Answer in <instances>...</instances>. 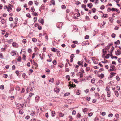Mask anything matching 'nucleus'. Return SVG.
I'll return each instance as SVG.
<instances>
[{"instance_id":"f257e3e1","label":"nucleus","mask_w":121,"mask_h":121,"mask_svg":"<svg viewBox=\"0 0 121 121\" xmlns=\"http://www.w3.org/2000/svg\"><path fill=\"white\" fill-rule=\"evenodd\" d=\"M30 87L31 88L30 90L31 91L33 90V88L34 86V83L33 82H32L31 83H30Z\"/></svg>"},{"instance_id":"f03ea898","label":"nucleus","mask_w":121,"mask_h":121,"mask_svg":"<svg viewBox=\"0 0 121 121\" xmlns=\"http://www.w3.org/2000/svg\"><path fill=\"white\" fill-rule=\"evenodd\" d=\"M121 53V52L120 50L118 49L115 52V54L117 56L119 55Z\"/></svg>"},{"instance_id":"7ed1b4c3","label":"nucleus","mask_w":121,"mask_h":121,"mask_svg":"<svg viewBox=\"0 0 121 121\" xmlns=\"http://www.w3.org/2000/svg\"><path fill=\"white\" fill-rule=\"evenodd\" d=\"M81 7L82 8L84 9V10L86 11H87L88 10V9L87 8H86V5L84 4H82V5Z\"/></svg>"},{"instance_id":"20e7f679","label":"nucleus","mask_w":121,"mask_h":121,"mask_svg":"<svg viewBox=\"0 0 121 121\" xmlns=\"http://www.w3.org/2000/svg\"><path fill=\"white\" fill-rule=\"evenodd\" d=\"M87 43H88V41H86L83 42L82 43V46H84L87 44Z\"/></svg>"},{"instance_id":"39448f33","label":"nucleus","mask_w":121,"mask_h":121,"mask_svg":"<svg viewBox=\"0 0 121 121\" xmlns=\"http://www.w3.org/2000/svg\"><path fill=\"white\" fill-rule=\"evenodd\" d=\"M39 98L40 97L39 96H37L36 97H35L36 102H38L39 101Z\"/></svg>"},{"instance_id":"423d86ee","label":"nucleus","mask_w":121,"mask_h":121,"mask_svg":"<svg viewBox=\"0 0 121 121\" xmlns=\"http://www.w3.org/2000/svg\"><path fill=\"white\" fill-rule=\"evenodd\" d=\"M54 91L55 92L57 93L59 92V90L58 88H56L54 89Z\"/></svg>"},{"instance_id":"0eeeda50","label":"nucleus","mask_w":121,"mask_h":121,"mask_svg":"<svg viewBox=\"0 0 121 121\" xmlns=\"http://www.w3.org/2000/svg\"><path fill=\"white\" fill-rule=\"evenodd\" d=\"M18 21V18L17 17L15 18V21L14 22V24H16L17 23Z\"/></svg>"},{"instance_id":"6e6552de","label":"nucleus","mask_w":121,"mask_h":121,"mask_svg":"<svg viewBox=\"0 0 121 121\" xmlns=\"http://www.w3.org/2000/svg\"><path fill=\"white\" fill-rule=\"evenodd\" d=\"M45 6H44V5L43 4L41 6L39 10L41 12V10L42 9H43H43H44V7Z\"/></svg>"},{"instance_id":"1a4fd4ad","label":"nucleus","mask_w":121,"mask_h":121,"mask_svg":"<svg viewBox=\"0 0 121 121\" xmlns=\"http://www.w3.org/2000/svg\"><path fill=\"white\" fill-rule=\"evenodd\" d=\"M51 49L52 51L55 52H56L57 50H58V49H56L54 48H51Z\"/></svg>"},{"instance_id":"9d476101","label":"nucleus","mask_w":121,"mask_h":121,"mask_svg":"<svg viewBox=\"0 0 121 121\" xmlns=\"http://www.w3.org/2000/svg\"><path fill=\"white\" fill-rule=\"evenodd\" d=\"M109 19L111 23H112L113 22V19L112 18V17H110L109 18Z\"/></svg>"},{"instance_id":"9b49d317","label":"nucleus","mask_w":121,"mask_h":121,"mask_svg":"<svg viewBox=\"0 0 121 121\" xmlns=\"http://www.w3.org/2000/svg\"><path fill=\"white\" fill-rule=\"evenodd\" d=\"M11 54L12 56H13L16 54V53L15 52L13 51L11 53Z\"/></svg>"},{"instance_id":"f8f14e48","label":"nucleus","mask_w":121,"mask_h":121,"mask_svg":"<svg viewBox=\"0 0 121 121\" xmlns=\"http://www.w3.org/2000/svg\"><path fill=\"white\" fill-rule=\"evenodd\" d=\"M6 21L4 20V19H3L1 20V22L2 24H4L5 23Z\"/></svg>"},{"instance_id":"ddd939ff","label":"nucleus","mask_w":121,"mask_h":121,"mask_svg":"<svg viewBox=\"0 0 121 121\" xmlns=\"http://www.w3.org/2000/svg\"><path fill=\"white\" fill-rule=\"evenodd\" d=\"M115 67V66L113 65H111L110 67V68H111V69H112V71H114L115 70L114 69Z\"/></svg>"},{"instance_id":"4468645a","label":"nucleus","mask_w":121,"mask_h":121,"mask_svg":"<svg viewBox=\"0 0 121 121\" xmlns=\"http://www.w3.org/2000/svg\"><path fill=\"white\" fill-rule=\"evenodd\" d=\"M87 6L90 8H91L93 6V5L91 3H90L87 4Z\"/></svg>"},{"instance_id":"2eb2a0df","label":"nucleus","mask_w":121,"mask_h":121,"mask_svg":"<svg viewBox=\"0 0 121 121\" xmlns=\"http://www.w3.org/2000/svg\"><path fill=\"white\" fill-rule=\"evenodd\" d=\"M55 112L54 111H52L51 112V115L53 117L55 116Z\"/></svg>"},{"instance_id":"dca6fc26","label":"nucleus","mask_w":121,"mask_h":121,"mask_svg":"<svg viewBox=\"0 0 121 121\" xmlns=\"http://www.w3.org/2000/svg\"><path fill=\"white\" fill-rule=\"evenodd\" d=\"M50 2L53 5H55V1L54 0H51Z\"/></svg>"},{"instance_id":"f3484780","label":"nucleus","mask_w":121,"mask_h":121,"mask_svg":"<svg viewBox=\"0 0 121 121\" xmlns=\"http://www.w3.org/2000/svg\"><path fill=\"white\" fill-rule=\"evenodd\" d=\"M98 77H100V78L101 79H102V78H103L104 77V75L102 73L101 74V75H99L98 76Z\"/></svg>"},{"instance_id":"a211bd4d","label":"nucleus","mask_w":121,"mask_h":121,"mask_svg":"<svg viewBox=\"0 0 121 121\" xmlns=\"http://www.w3.org/2000/svg\"><path fill=\"white\" fill-rule=\"evenodd\" d=\"M54 80V79L53 78H50L49 81L50 82L53 83Z\"/></svg>"},{"instance_id":"6ab92c4d","label":"nucleus","mask_w":121,"mask_h":121,"mask_svg":"<svg viewBox=\"0 0 121 121\" xmlns=\"http://www.w3.org/2000/svg\"><path fill=\"white\" fill-rule=\"evenodd\" d=\"M32 40L34 42H35L37 41V39L35 38H33L32 39Z\"/></svg>"},{"instance_id":"aec40b11","label":"nucleus","mask_w":121,"mask_h":121,"mask_svg":"<svg viewBox=\"0 0 121 121\" xmlns=\"http://www.w3.org/2000/svg\"><path fill=\"white\" fill-rule=\"evenodd\" d=\"M80 90H78L76 92V94L77 95H79L80 93Z\"/></svg>"},{"instance_id":"412c9836","label":"nucleus","mask_w":121,"mask_h":121,"mask_svg":"<svg viewBox=\"0 0 121 121\" xmlns=\"http://www.w3.org/2000/svg\"><path fill=\"white\" fill-rule=\"evenodd\" d=\"M95 79L93 78L91 79V82L92 83H95Z\"/></svg>"},{"instance_id":"4be33fe9","label":"nucleus","mask_w":121,"mask_h":121,"mask_svg":"<svg viewBox=\"0 0 121 121\" xmlns=\"http://www.w3.org/2000/svg\"><path fill=\"white\" fill-rule=\"evenodd\" d=\"M57 52V55L58 56H60V52L59 50H57V51H56Z\"/></svg>"},{"instance_id":"5701e85b","label":"nucleus","mask_w":121,"mask_h":121,"mask_svg":"<svg viewBox=\"0 0 121 121\" xmlns=\"http://www.w3.org/2000/svg\"><path fill=\"white\" fill-rule=\"evenodd\" d=\"M13 41V39H11L8 41V43L9 44H11V42H12Z\"/></svg>"},{"instance_id":"b1692460","label":"nucleus","mask_w":121,"mask_h":121,"mask_svg":"<svg viewBox=\"0 0 121 121\" xmlns=\"http://www.w3.org/2000/svg\"><path fill=\"white\" fill-rule=\"evenodd\" d=\"M22 76L23 78L25 79L27 78V76L25 73H24L22 75Z\"/></svg>"},{"instance_id":"393cba45","label":"nucleus","mask_w":121,"mask_h":121,"mask_svg":"<svg viewBox=\"0 0 121 121\" xmlns=\"http://www.w3.org/2000/svg\"><path fill=\"white\" fill-rule=\"evenodd\" d=\"M110 54H107L105 56V58L106 59H108L109 58L110 56Z\"/></svg>"},{"instance_id":"a878e982","label":"nucleus","mask_w":121,"mask_h":121,"mask_svg":"<svg viewBox=\"0 0 121 121\" xmlns=\"http://www.w3.org/2000/svg\"><path fill=\"white\" fill-rule=\"evenodd\" d=\"M93 114V113L91 112L88 113V116L89 117H91L92 116Z\"/></svg>"},{"instance_id":"bb28decb","label":"nucleus","mask_w":121,"mask_h":121,"mask_svg":"<svg viewBox=\"0 0 121 121\" xmlns=\"http://www.w3.org/2000/svg\"><path fill=\"white\" fill-rule=\"evenodd\" d=\"M40 23L42 25L44 23V20L43 19H41L40 21Z\"/></svg>"},{"instance_id":"cd10ccee","label":"nucleus","mask_w":121,"mask_h":121,"mask_svg":"<svg viewBox=\"0 0 121 121\" xmlns=\"http://www.w3.org/2000/svg\"><path fill=\"white\" fill-rule=\"evenodd\" d=\"M116 34L114 33H112L111 35V36L112 38H114L115 37Z\"/></svg>"},{"instance_id":"c85d7f7f","label":"nucleus","mask_w":121,"mask_h":121,"mask_svg":"<svg viewBox=\"0 0 121 121\" xmlns=\"http://www.w3.org/2000/svg\"><path fill=\"white\" fill-rule=\"evenodd\" d=\"M87 119L86 118H84L81 119V121H87Z\"/></svg>"},{"instance_id":"c756f323","label":"nucleus","mask_w":121,"mask_h":121,"mask_svg":"<svg viewBox=\"0 0 121 121\" xmlns=\"http://www.w3.org/2000/svg\"><path fill=\"white\" fill-rule=\"evenodd\" d=\"M75 4L77 5H78L79 4H81V3L79 1H77Z\"/></svg>"},{"instance_id":"7c9ffc66","label":"nucleus","mask_w":121,"mask_h":121,"mask_svg":"<svg viewBox=\"0 0 121 121\" xmlns=\"http://www.w3.org/2000/svg\"><path fill=\"white\" fill-rule=\"evenodd\" d=\"M110 91H107V96L108 97H109L110 96Z\"/></svg>"},{"instance_id":"2f4dec72","label":"nucleus","mask_w":121,"mask_h":121,"mask_svg":"<svg viewBox=\"0 0 121 121\" xmlns=\"http://www.w3.org/2000/svg\"><path fill=\"white\" fill-rule=\"evenodd\" d=\"M70 94V93H66L64 94V96H66L69 95Z\"/></svg>"},{"instance_id":"473e14b6","label":"nucleus","mask_w":121,"mask_h":121,"mask_svg":"<svg viewBox=\"0 0 121 121\" xmlns=\"http://www.w3.org/2000/svg\"><path fill=\"white\" fill-rule=\"evenodd\" d=\"M4 86L3 85H1L0 86V89L2 90L3 89H4Z\"/></svg>"},{"instance_id":"72a5a7b5","label":"nucleus","mask_w":121,"mask_h":121,"mask_svg":"<svg viewBox=\"0 0 121 121\" xmlns=\"http://www.w3.org/2000/svg\"><path fill=\"white\" fill-rule=\"evenodd\" d=\"M52 63L53 64L56 65V64L57 62L55 60H54L52 62Z\"/></svg>"},{"instance_id":"f704fd0d","label":"nucleus","mask_w":121,"mask_h":121,"mask_svg":"<svg viewBox=\"0 0 121 121\" xmlns=\"http://www.w3.org/2000/svg\"><path fill=\"white\" fill-rule=\"evenodd\" d=\"M35 9L34 8V7H32L31 9V11L32 12H34L35 11Z\"/></svg>"},{"instance_id":"c9c22d12","label":"nucleus","mask_w":121,"mask_h":121,"mask_svg":"<svg viewBox=\"0 0 121 121\" xmlns=\"http://www.w3.org/2000/svg\"><path fill=\"white\" fill-rule=\"evenodd\" d=\"M21 57L20 56H19L18 57V58L17 59V60L18 61L20 62L21 61Z\"/></svg>"},{"instance_id":"e433bc0d","label":"nucleus","mask_w":121,"mask_h":121,"mask_svg":"<svg viewBox=\"0 0 121 121\" xmlns=\"http://www.w3.org/2000/svg\"><path fill=\"white\" fill-rule=\"evenodd\" d=\"M21 8H17L16 9V10L17 12H18L21 10Z\"/></svg>"},{"instance_id":"4c0bfd02","label":"nucleus","mask_w":121,"mask_h":121,"mask_svg":"<svg viewBox=\"0 0 121 121\" xmlns=\"http://www.w3.org/2000/svg\"><path fill=\"white\" fill-rule=\"evenodd\" d=\"M115 95L117 96L118 97V96L119 95V93L117 91H116L115 92Z\"/></svg>"},{"instance_id":"58836bf2","label":"nucleus","mask_w":121,"mask_h":121,"mask_svg":"<svg viewBox=\"0 0 121 121\" xmlns=\"http://www.w3.org/2000/svg\"><path fill=\"white\" fill-rule=\"evenodd\" d=\"M70 77L69 75H68L66 76V79H67L69 81L70 79Z\"/></svg>"},{"instance_id":"ea45409f","label":"nucleus","mask_w":121,"mask_h":121,"mask_svg":"<svg viewBox=\"0 0 121 121\" xmlns=\"http://www.w3.org/2000/svg\"><path fill=\"white\" fill-rule=\"evenodd\" d=\"M116 79L118 81H119L120 80V78L118 76H116Z\"/></svg>"},{"instance_id":"a19ab883","label":"nucleus","mask_w":121,"mask_h":121,"mask_svg":"<svg viewBox=\"0 0 121 121\" xmlns=\"http://www.w3.org/2000/svg\"><path fill=\"white\" fill-rule=\"evenodd\" d=\"M90 98L89 97H87L86 98V100L88 101H89L90 100Z\"/></svg>"},{"instance_id":"79ce46f5","label":"nucleus","mask_w":121,"mask_h":121,"mask_svg":"<svg viewBox=\"0 0 121 121\" xmlns=\"http://www.w3.org/2000/svg\"><path fill=\"white\" fill-rule=\"evenodd\" d=\"M90 67H86V70L87 71H88L90 69Z\"/></svg>"},{"instance_id":"37998d69","label":"nucleus","mask_w":121,"mask_h":121,"mask_svg":"<svg viewBox=\"0 0 121 121\" xmlns=\"http://www.w3.org/2000/svg\"><path fill=\"white\" fill-rule=\"evenodd\" d=\"M34 95V94L32 93H30L29 94V95L30 96V97H32V95Z\"/></svg>"},{"instance_id":"c03bdc74","label":"nucleus","mask_w":121,"mask_h":121,"mask_svg":"<svg viewBox=\"0 0 121 121\" xmlns=\"http://www.w3.org/2000/svg\"><path fill=\"white\" fill-rule=\"evenodd\" d=\"M105 6L104 5H102L100 7V9L101 10H103L104 9Z\"/></svg>"},{"instance_id":"a18cd8bd","label":"nucleus","mask_w":121,"mask_h":121,"mask_svg":"<svg viewBox=\"0 0 121 121\" xmlns=\"http://www.w3.org/2000/svg\"><path fill=\"white\" fill-rule=\"evenodd\" d=\"M98 18V16H97L96 15H95L94 17H93V18L95 19H97Z\"/></svg>"},{"instance_id":"49530a36","label":"nucleus","mask_w":121,"mask_h":121,"mask_svg":"<svg viewBox=\"0 0 121 121\" xmlns=\"http://www.w3.org/2000/svg\"><path fill=\"white\" fill-rule=\"evenodd\" d=\"M22 42L24 43L25 44L26 42V39H23L22 41Z\"/></svg>"},{"instance_id":"de8ad7c7","label":"nucleus","mask_w":121,"mask_h":121,"mask_svg":"<svg viewBox=\"0 0 121 121\" xmlns=\"http://www.w3.org/2000/svg\"><path fill=\"white\" fill-rule=\"evenodd\" d=\"M75 57L74 54H72L70 56V58H73Z\"/></svg>"},{"instance_id":"09e8293b","label":"nucleus","mask_w":121,"mask_h":121,"mask_svg":"<svg viewBox=\"0 0 121 121\" xmlns=\"http://www.w3.org/2000/svg\"><path fill=\"white\" fill-rule=\"evenodd\" d=\"M61 8L62 9H65L66 8V6L65 5H64L62 6Z\"/></svg>"},{"instance_id":"8fccbe9b","label":"nucleus","mask_w":121,"mask_h":121,"mask_svg":"<svg viewBox=\"0 0 121 121\" xmlns=\"http://www.w3.org/2000/svg\"><path fill=\"white\" fill-rule=\"evenodd\" d=\"M3 76L4 78H6L7 77L8 75L7 74H4L3 75Z\"/></svg>"},{"instance_id":"3c124183","label":"nucleus","mask_w":121,"mask_h":121,"mask_svg":"<svg viewBox=\"0 0 121 121\" xmlns=\"http://www.w3.org/2000/svg\"><path fill=\"white\" fill-rule=\"evenodd\" d=\"M33 4V2L32 1H30L28 3V4L30 5H31Z\"/></svg>"},{"instance_id":"603ef678","label":"nucleus","mask_w":121,"mask_h":121,"mask_svg":"<svg viewBox=\"0 0 121 121\" xmlns=\"http://www.w3.org/2000/svg\"><path fill=\"white\" fill-rule=\"evenodd\" d=\"M19 113L20 114H23V111L22 110H19Z\"/></svg>"},{"instance_id":"864d4df0","label":"nucleus","mask_w":121,"mask_h":121,"mask_svg":"<svg viewBox=\"0 0 121 121\" xmlns=\"http://www.w3.org/2000/svg\"><path fill=\"white\" fill-rule=\"evenodd\" d=\"M32 14L33 16H37L38 15L37 13L35 12L34 13H33Z\"/></svg>"},{"instance_id":"5fc2aeb1","label":"nucleus","mask_w":121,"mask_h":121,"mask_svg":"<svg viewBox=\"0 0 121 121\" xmlns=\"http://www.w3.org/2000/svg\"><path fill=\"white\" fill-rule=\"evenodd\" d=\"M115 117L117 118H118L119 117V115L118 114H116L115 115Z\"/></svg>"},{"instance_id":"6e6d98bb","label":"nucleus","mask_w":121,"mask_h":121,"mask_svg":"<svg viewBox=\"0 0 121 121\" xmlns=\"http://www.w3.org/2000/svg\"><path fill=\"white\" fill-rule=\"evenodd\" d=\"M26 16L29 17V18H30L31 17V15L29 13H28L26 15Z\"/></svg>"},{"instance_id":"4d7b16f0","label":"nucleus","mask_w":121,"mask_h":121,"mask_svg":"<svg viewBox=\"0 0 121 121\" xmlns=\"http://www.w3.org/2000/svg\"><path fill=\"white\" fill-rule=\"evenodd\" d=\"M118 61L119 63H121V58H120L118 59Z\"/></svg>"},{"instance_id":"13d9d810","label":"nucleus","mask_w":121,"mask_h":121,"mask_svg":"<svg viewBox=\"0 0 121 121\" xmlns=\"http://www.w3.org/2000/svg\"><path fill=\"white\" fill-rule=\"evenodd\" d=\"M87 109H88L86 108H84L83 110V112L84 113H85V112H86L87 111Z\"/></svg>"},{"instance_id":"bf43d9fd","label":"nucleus","mask_w":121,"mask_h":121,"mask_svg":"<svg viewBox=\"0 0 121 121\" xmlns=\"http://www.w3.org/2000/svg\"><path fill=\"white\" fill-rule=\"evenodd\" d=\"M80 52V50H79L77 49L76 50V54H78Z\"/></svg>"},{"instance_id":"052dcab7","label":"nucleus","mask_w":121,"mask_h":121,"mask_svg":"<svg viewBox=\"0 0 121 121\" xmlns=\"http://www.w3.org/2000/svg\"><path fill=\"white\" fill-rule=\"evenodd\" d=\"M12 46L13 47H15L16 46V43L13 42L12 44Z\"/></svg>"},{"instance_id":"680f3d73","label":"nucleus","mask_w":121,"mask_h":121,"mask_svg":"<svg viewBox=\"0 0 121 121\" xmlns=\"http://www.w3.org/2000/svg\"><path fill=\"white\" fill-rule=\"evenodd\" d=\"M95 96L96 97H99V94L98 93H95Z\"/></svg>"},{"instance_id":"e2e57ef3","label":"nucleus","mask_w":121,"mask_h":121,"mask_svg":"<svg viewBox=\"0 0 121 121\" xmlns=\"http://www.w3.org/2000/svg\"><path fill=\"white\" fill-rule=\"evenodd\" d=\"M104 48L102 50V52L103 53H107V51H104V50H105Z\"/></svg>"},{"instance_id":"0e129e2a","label":"nucleus","mask_w":121,"mask_h":121,"mask_svg":"<svg viewBox=\"0 0 121 121\" xmlns=\"http://www.w3.org/2000/svg\"><path fill=\"white\" fill-rule=\"evenodd\" d=\"M92 10H93V12L95 13V12L96 9L95 8H94L92 9Z\"/></svg>"},{"instance_id":"69168bd1","label":"nucleus","mask_w":121,"mask_h":121,"mask_svg":"<svg viewBox=\"0 0 121 121\" xmlns=\"http://www.w3.org/2000/svg\"><path fill=\"white\" fill-rule=\"evenodd\" d=\"M76 114V112L75 110H73L72 112V114L73 115H75Z\"/></svg>"},{"instance_id":"338daca9","label":"nucleus","mask_w":121,"mask_h":121,"mask_svg":"<svg viewBox=\"0 0 121 121\" xmlns=\"http://www.w3.org/2000/svg\"><path fill=\"white\" fill-rule=\"evenodd\" d=\"M79 73H80L81 74H80V78H82L83 77V73L81 72H80Z\"/></svg>"},{"instance_id":"774afa93","label":"nucleus","mask_w":121,"mask_h":121,"mask_svg":"<svg viewBox=\"0 0 121 121\" xmlns=\"http://www.w3.org/2000/svg\"><path fill=\"white\" fill-rule=\"evenodd\" d=\"M116 74V73H113V72H111V73H110V74L111 75L113 76H114V75L115 74Z\"/></svg>"}]
</instances>
